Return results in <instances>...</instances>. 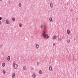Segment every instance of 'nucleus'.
<instances>
[{"label":"nucleus","instance_id":"1a4fd4ad","mask_svg":"<svg viewBox=\"0 0 78 78\" xmlns=\"http://www.w3.org/2000/svg\"><path fill=\"white\" fill-rule=\"evenodd\" d=\"M44 27V25L42 24L41 26V28L42 29L43 28V27Z\"/></svg>","mask_w":78,"mask_h":78},{"label":"nucleus","instance_id":"ddd939ff","mask_svg":"<svg viewBox=\"0 0 78 78\" xmlns=\"http://www.w3.org/2000/svg\"><path fill=\"white\" fill-rule=\"evenodd\" d=\"M7 60L8 61H9V60H10V56H8V57Z\"/></svg>","mask_w":78,"mask_h":78},{"label":"nucleus","instance_id":"dca6fc26","mask_svg":"<svg viewBox=\"0 0 78 78\" xmlns=\"http://www.w3.org/2000/svg\"><path fill=\"white\" fill-rule=\"evenodd\" d=\"M23 70H25V69H26V66H23Z\"/></svg>","mask_w":78,"mask_h":78},{"label":"nucleus","instance_id":"b1692460","mask_svg":"<svg viewBox=\"0 0 78 78\" xmlns=\"http://www.w3.org/2000/svg\"><path fill=\"white\" fill-rule=\"evenodd\" d=\"M2 18L1 17H0V20H2Z\"/></svg>","mask_w":78,"mask_h":78},{"label":"nucleus","instance_id":"6e6552de","mask_svg":"<svg viewBox=\"0 0 78 78\" xmlns=\"http://www.w3.org/2000/svg\"><path fill=\"white\" fill-rule=\"evenodd\" d=\"M57 38V36H54L53 37V38L54 39H56V38Z\"/></svg>","mask_w":78,"mask_h":78},{"label":"nucleus","instance_id":"4be33fe9","mask_svg":"<svg viewBox=\"0 0 78 78\" xmlns=\"http://www.w3.org/2000/svg\"><path fill=\"white\" fill-rule=\"evenodd\" d=\"M70 11H71V12H72L73 11V10L72 9H71Z\"/></svg>","mask_w":78,"mask_h":78},{"label":"nucleus","instance_id":"cd10ccee","mask_svg":"<svg viewBox=\"0 0 78 78\" xmlns=\"http://www.w3.org/2000/svg\"><path fill=\"white\" fill-rule=\"evenodd\" d=\"M39 64V62H37V65H38V64Z\"/></svg>","mask_w":78,"mask_h":78},{"label":"nucleus","instance_id":"9d476101","mask_svg":"<svg viewBox=\"0 0 78 78\" xmlns=\"http://www.w3.org/2000/svg\"><path fill=\"white\" fill-rule=\"evenodd\" d=\"M2 66L3 67H4L5 66V63H3L2 64Z\"/></svg>","mask_w":78,"mask_h":78},{"label":"nucleus","instance_id":"393cba45","mask_svg":"<svg viewBox=\"0 0 78 78\" xmlns=\"http://www.w3.org/2000/svg\"><path fill=\"white\" fill-rule=\"evenodd\" d=\"M55 45H56V44H55V43H53V45L54 46H55Z\"/></svg>","mask_w":78,"mask_h":78},{"label":"nucleus","instance_id":"7ed1b4c3","mask_svg":"<svg viewBox=\"0 0 78 78\" xmlns=\"http://www.w3.org/2000/svg\"><path fill=\"white\" fill-rule=\"evenodd\" d=\"M53 3L51 2L50 4V6L51 7V8H53Z\"/></svg>","mask_w":78,"mask_h":78},{"label":"nucleus","instance_id":"20e7f679","mask_svg":"<svg viewBox=\"0 0 78 78\" xmlns=\"http://www.w3.org/2000/svg\"><path fill=\"white\" fill-rule=\"evenodd\" d=\"M12 78H14V76H15V73H13L12 74Z\"/></svg>","mask_w":78,"mask_h":78},{"label":"nucleus","instance_id":"aec40b11","mask_svg":"<svg viewBox=\"0 0 78 78\" xmlns=\"http://www.w3.org/2000/svg\"><path fill=\"white\" fill-rule=\"evenodd\" d=\"M19 6H20V7H21V4L20 3L19 4Z\"/></svg>","mask_w":78,"mask_h":78},{"label":"nucleus","instance_id":"0eeeda50","mask_svg":"<svg viewBox=\"0 0 78 78\" xmlns=\"http://www.w3.org/2000/svg\"><path fill=\"white\" fill-rule=\"evenodd\" d=\"M49 70H50V71H51V70H52V67H51V66L49 67Z\"/></svg>","mask_w":78,"mask_h":78},{"label":"nucleus","instance_id":"2eb2a0df","mask_svg":"<svg viewBox=\"0 0 78 78\" xmlns=\"http://www.w3.org/2000/svg\"><path fill=\"white\" fill-rule=\"evenodd\" d=\"M39 73L40 74H42V71H41V70H40L39 71Z\"/></svg>","mask_w":78,"mask_h":78},{"label":"nucleus","instance_id":"39448f33","mask_svg":"<svg viewBox=\"0 0 78 78\" xmlns=\"http://www.w3.org/2000/svg\"><path fill=\"white\" fill-rule=\"evenodd\" d=\"M35 47L36 48H39V45L37 44H36L35 46Z\"/></svg>","mask_w":78,"mask_h":78},{"label":"nucleus","instance_id":"a878e982","mask_svg":"<svg viewBox=\"0 0 78 78\" xmlns=\"http://www.w3.org/2000/svg\"><path fill=\"white\" fill-rule=\"evenodd\" d=\"M2 23V21H0V25Z\"/></svg>","mask_w":78,"mask_h":78},{"label":"nucleus","instance_id":"412c9836","mask_svg":"<svg viewBox=\"0 0 78 78\" xmlns=\"http://www.w3.org/2000/svg\"><path fill=\"white\" fill-rule=\"evenodd\" d=\"M19 26L20 27H22V24H20Z\"/></svg>","mask_w":78,"mask_h":78},{"label":"nucleus","instance_id":"5701e85b","mask_svg":"<svg viewBox=\"0 0 78 78\" xmlns=\"http://www.w3.org/2000/svg\"><path fill=\"white\" fill-rule=\"evenodd\" d=\"M59 39L60 40V41H61L62 40V39H61V38H59Z\"/></svg>","mask_w":78,"mask_h":78},{"label":"nucleus","instance_id":"c85d7f7f","mask_svg":"<svg viewBox=\"0 0 78 78\" xmlns=\"http://www.w3.org/2000/svg\"><path fill=\"white\" fill-rule=\"evenodd\" d=\"M0 1H2V0H0Z\"/></svg>","mask_w":78,"mask_h":78},{"label":"nucleus","instance_id":"f03ea898","mask_svg":"<svg viewBox=\"0 0 78 78\" xmlns=\"http://www.w3.org/2000/svg\"><path fill=\"white\" fill-rule=\"evenodd\" d=\"M17 67H18V65H17V64H15L14 65V67L15 69H17Z\"/></svg>","mask_w":78,"mask_h":78},{"label":"nucleus","instance_id":"9b49d317","mask_svg":"<svg viewBox=\"0 0 78 78\" xmlns=\"http://www.w3.org/2000/svg\"><path fill=\"white\" fill-rule=\"evenodd\" d=\"M49 20L51 22L52 21V20H53V19H52V18L50 17V18Z\"/></svg>","mask_w":78,"mask_h":78},{"label":"nucleus","instance_id":"f3484780","mask_svg":"<svg viewBox=\"0 0 78 78\" xmlns=\"http://www.w3.org/2000/svg\"><path fill=\"white\" fill-rule=\"evenodd\" d=\"M3 73L4 74H5V73H6V71H5V70H3Z\"/></svg>","mask_w":78,"mask_h":78},{"label":"nucleus","instance_id":"bb28decb","mask_svg":"<svg viewBox=\"0 0 78 78\" xmlns=\"http://www.w3.org/2000/svg\"><path fill=\"white\" fill-rule=\"evenodd\" d=\"M62 39H64V37H62Z\"/></svg>","mask_w":78,"mask_h":78},{"label":"nucleus","instance_id":"f8f14e48","mask_svg":"<svg viewBox=\"0 0 78 78\" xmlns=\"http://www.w3.org/2000/svg\"><path fill=\"white\" fill-rule=\"evenodd\" d=\"M32 76L33 78H35V77H36V74H33L32 75Z\"/></svg>","mask_w":78,"mask_h":78},{"label":"nucleus","instance_id":"423d86ee","mask_svg":"<svg viewBox=\"0 0 78 78\" xmlns=\"http://www.w3.org/2000/svg\"><path fill=\"white\" fill-rule=\"evenodd\" d=\"M67 34H70V30H67Z\"/></svg>","mask_w":78,"mask_h":78},{"label":"nucleus","instance_id":"f257e3e1","mask_svg":"<svg viewBox=\"0 0 78 78\" xmlns=\"http://www.w3.org/2000/svg\"><path fill=\"white\" fill-rule=\"evenodd\" d=\"M45 27H44V30L43 31L42 33V36L44 37L45 39H48L49 37V36L47 34H46L45 33Z\"/></svg>","mask_w":78,"mask_h":78},{"label":"nucleus","instance_id":"6ab92c4d","mask_svg":"<svg viewBox=\"0 0 78 78\" xmlns=\"http://www.w3.org/2000/svg\"><path fill=\"white\" fill-rule=\"evenodd\" d=\"M12 20L13 21V22H14L15 21V18H12Z\"/></svg>","mask_w":78,"mask_h":78},{"label":"nucleus","instance_id":"4468645a","mask_svg":"<svg viewBox=\"0 0 78 78\" xmlns=\"http://www.w3.org/2000/svg\"><path fill=\"white\" fill-rule=\"evenodd\" d=\"M6 23L7 24H9V20H6Z\"/></svg>","mask_w":78,"mask_h":78},{"label":"nucleus","instance_id":"a211bd4d","mask_svg":"<svg viewBox=\"0 0 78 78\" xmlns=\"http://www.w3.org/2000/svg\"><path fill=\"white\" fill-rule=\"evenodd\" d=\"M70 40H69L67 41L68 44H69L70 43Z\"/></svg>","mask_w":78,"mask_h":78}]
</instances>
